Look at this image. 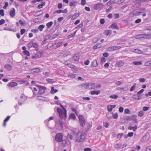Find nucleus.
I'll use <instances>...</instances> for the list:
<instances>
[{"mask_svg": "<svg viewBox=\"0 0 151 151\" xmlns=\"http://www.w3.org/2000/svg\"><path fill=\"white\" fill-rule=\"evenodd\" d=\"M100 93L99 91H91V94L92 95H98Z\"/></svg>", "mask_w": 151, "mask_h": 151, "instance_id": "nucleus-23", "label": "nucleus"}, {"mask_svg": "<svg viewBox=\"0 0 151 151\" xmlns=\"http://www.w3.org/2000/svg\"><path fill=\"white\" fill-rule=\"evenodd\" d=\"M111 114L113 115V117L114 119H116L118 117V114L116 113L114 114L113 112H111Z\"/></svg>", "mask_w": 151, "mask_h": 151, "instance_id": "nucleus-47", "label": "nucleus"}, {"mask_svg": "<svg viewBox=\"0 0 151 151\" xmlns=\"http://www.w3.org/2000/svg\"><path fill=\"white\" fill-rule=\"evenodd\" d=\"M45 5V3L44 2H42L40 4H39L37 6L38 9L42 8L43 6Z\"/></svg>", "mask_w": 151, "mask_h": 151, "instance_id": "nucleus-24", "label": "nucleus"}, {"mask_svg": "<svg viewBox=\"0 0 151 151\" xmlns=\"http://www.w3.org/2000/svg\"><path fill=\"white\" fill-rule=\"evenodd\" d=\"M130 17H132L134 16H136L135 11H133L131 12L129 15Z\"/></svg>", "mask_w": 151, "mask_h": 151, "instance_id": "nucleus-30", "label": "nucleus"}, {"mask_svg": "<svg viewBox=\"0 0 151 151\" xmlns=\"http://www.w3.org/2000/svg\"><path fill=\"white\" fill-rule=\"evenodd\" d=\"M88 89H94L95 87V84L93 83H88Z\"/></svg>", "mask_w": 151, "mask_h": 151, "instance_id": "nucleus-9", "label": "nucleus"}, {"mask_svg": "<svg viewBox=\"0 0 151 151\" xmlns=\"http://www.w3.org/2000/svg\"><path fill=\"white\" fill-rule=\"evenodd\" d=\"M123 135V133H119L117 136V138L119 139H120Z\"/></svg>", "mask_w": 151, "mask_h": 151, "instance_id": "nucleus-62", "label": "nucleus"}, {"mask_svg": "<svg viewBox=\"0 0 151 151\" xmlns=\"http://www.w3.org/2000/svg\"><path fill=\"white\" fill-rule=\"evenodd\" d=\"M33 41L31 40L27 44V46L29 48H31L32 47Z\"/></svg>", "mask_w": 151, "mask_h": 151, "instance_id": "nucleus-37", "label": "nucleus"}, {"mask_svg": "<svg viewBox=\"0 0 151 151\" xmlns=\"http://www.w3.org/2000/svg\"><path fill=\"white\" fill-rule=\"evenodd\" d=\"M52 22L51 21L47 23L46 25L47 28H49L52 25Z\"/></svg>", "mask_w": 151, "mask_h": 151, "instance_id": "nucleus-35", "label": "nucleus"}, {"mask_svg": "<svg viewBox=\"0 0 151 151\" xmlns=\"http://www.w3.org/2000/svg\"><path fill=\"white\" fill-rule=\"evenodd\" d=\"M27 99L26 96H25L24 94H22L20 96L19 100V102H18V104L19 105H21L22 104L20 103V102H24Z\"/></svg>", "mask_w": 151, "mask_h": 151, "instance_id": "nucleus-3", "label": "nucleus"}, {"mask_svg": "<svg viewBox=\"0 0 151 151\" xmlns=\"http://www.w3.org/2000/svg\"><path fill=\"white\" fill-rule=\"evenodd\" d=\"M69 118L71 119L75 120L76 118V116L75 114H71L69 116Z\"/></svg>", "mask_w": 151, "mask_h": 151, "instance_id": "nucleus-28", "label": "nucleus"}, {"mask_svg": "<svg viewBox=\"0 0 151 151\" xmlns=\"http://www.w3.org/2000/svg\"><path fill=\"white\" fill-rule=\"evenodd\" d=\"M98 65L97 61L96 60H94L91 63V66L93 67H96Z\"/></svg>", "mask_w": 151, "mask_h": 151, "instance_id": "nucleus-11", "label": "nucleus"}, {"mask_svg": "<svg viewBox=\"0 0 151 151\" xmlns=\"http://www.w3.org/2000/svg\"><path fill=\"white\" fill-rule=\"evenodd\" d=\"M107 108L108 111L109 112H110L112 110V108L111 106V105H108L107 106Z\"/></svg>", "mask_w": 151, "mask_h": 151, "instance_id": "nucleus-38", "label": "nucleus"}, {"mask_svg": "<svg viewBox=\"0 0 151 151\" xmlns=\"http://www.w3.org/2000/svg\"><path fill=\"white\" fill-rule=\"evenodd\" d=\"M118 97V96L116 95H111L109 96V98L112 99H116Z\"/></svg>", "mask_w": 151, "mask_h": 151, "instance_id": "nucleus-43", "label": "nucleus"}, {"mask_svg": "<svg viewBox=\"0 0 151 151\" xmlns=\"http://www.w3.org/2000/svg\"><path fill=\"white\" fill-rule=\"evenodd\" d=\"M137 128V126L135 125L134 127L129 126L128 127V129L129 130H133L134 132H135Z\"/></svg>", "mask_w": 151, "mask_h": 151, "instance_id": "nucleus-17", "label": "nucleus"}, {"mask_svg": "<svg viewBox=\"0 0 151 151\" xmlns=\"http://www.w3.org/2000/svg\"><path fill=\"white\" fill-rule=\"evenodd\" d=\"M136 86V83H134V85L132 86L130 88V91H132L134 90Z\"/></svg>", "mask_w": 151, "mask_h": 151, "instance_id": "nucleus-34", "label": "nucleus"}, {"mask_svg": "<svg viewBox=\"0 0 151 151\" xmlns=\"http://www.w3.org/2000/svg\"><path fill=\"white\" fill-rule=\"evenodd\" d=\"M133 63L134 65H141L142 64L141 62H140L134 61Z\"/></svg>", "mask_w": 151, "mask_h": 151, "instance_id": "nucleus-45", "label": "nucleus"}, {"mask_svg": "<svg viewBox=\"0 0 151 151\" xmlns=\"http://www.w3.org/2000/svg\"><path fill=\"white\" fill-rule=\"evenodd\" d=\"M134 134V133L133 132L129 133L127 134V136L129 137H132Z\"/></svg>", "mask_w": 151, "mask_h": 151, "instance_id": "nucleus-63", "label": "nucleus"}, {"mask_svg": "<svg viewBox=\"0 0 151 151\" xmlns=\"http://www.w3.org/2000/svg\"><path fill=\"white\" fill-rule=\"evenodd\" d=\"M109 28H111L113 29H118L119 28L117 25L115 23H113L109 27Z\"/></svg>", "mask_w": 151, "mask_h": 151, "instance_id": "nucleus-12", "label": "nucleus"}, {"mask_svg": "<svg viewBox=\"0 0 151 151\" xmlns=\"http://www.w3.org/2000/svg\"><path fill=\"white\" fill-rule=\"evenodd\" d=\"M86 137V135L85 133L79 132H78L76 135V141L80 142H82L85 139Z\"/></svg>", "mask_w": 151, "mask_h": 151, "instance_id": "nucleus-1", "label": "nucleus"}, {"mask_svg": "<svg viewBox=\"0 0 151 151\" xmlns=\"http://www.w3.org/2000/svg\"><path fill=\"white\" fill-rule=\"evenodd\" d=\"M124 63L122 62H119L116 63L115 65L116 66L119 67L123 65Z\"/></svg>", "mask_w": 151, "mask_h": 151, "instance_id": "nucleus-31", "label": "nucleus"}, {"mask_svg": "<svg viewBox=\"0 0 151 151\" xmlns=\"http://www.w3.org/2000/svg\"><path fill=\"white\" fill-rule=\"evenodd\" d=\"M58 90L57 89H54V87H51V90L50 91V93L52 94H54L58 91Z\"/></svg>", "mask_w": 151, "mask_h": 151, "instance_id": "nucleus-22", "label": "nucleus"}, {"mask_svg": "<svg viewBox=\"0 0 151 151\" xmlns=\"http://www.w3.org/2000/svg\"><path fill=\"white\" fill-rule=\"evenodd\" d=\"M4 68L9 70H10L12 69V66L9 64L6 65L4 66Z\"/></svg>", "mask_w": 151, "mask_h": 151, "instance_id": "nucleus-19", "label": "nucleus"}, {"mask_svg": "<svg viewBox=\"0 0 151 151\" xmlns=\"http://www.w3.org/2000/svg\"><path fill=\"white\" fill-rule=\"evenodd\" d=\"M101 46V44H98L94 46L93 48L94 49H95L97 48H99Z\"/></svg>", "mask_w": 151, "mask_h": 151, "instance_id": "nucleus-26", "label": "nucleus"}, {"mask_svg": "<svg viewBox=\"0 0 151 151\" xmlns=\"http://www.w3.org/2000/svg\"><path fill=\"white\" fill-rule=\"evenodd\" d=\"M77 3V2H71L70 3V5L71 6H75L76 4Z\"/></svg>", "mask_w": 151, "mask_h": 151, "instance_id": "nucleus-50", "label": "nucleus"}, {"mask_svg": "<svg viewBox=\"0 0 151 151\" xmlns=\"http://www.w3.org/2000/svg\"><path fill=\"white\" fill-rule=\"evenodd\" d=\"M111 113H108L106 115V116L108 119H111L112 118V116L111 115Z\"/></svg>", "mask_w": 151, "mask_h": 151, "instance_id": "nucleus-52", "label": "nucleus"}, {"mask_svg": "<svg viewBox=\"0 0 151 151\" xmlns=\"http://www.w3.org/2000/svg\"><path fill=\"white\" fill-rule=\"evenodd\" d=\"M146 11V9L145 8H141L138 11L140 15L142 13H145Z\"/></svg>", "mask_w": 151, "mask_h": 151, "instance_id": "nucleus-25", "label": "nucleus"}, {"mask_svg": "<svg viewBox=\"0 0 151 151\" xmlns=\"http://www.w3.org/2000/svg\"><path fill=\"white\" fill-rule=\"evenodd\" d=\"M119 89L120 90H123L124 91H125L127 90L128 88L127 87H121L119 88Z\"/></svg>", "mask_w": 151, "mask_h": 151, "instance_id": "nucleus-48", "label": "nucleus"}, {"mask_svg": "<svg viewBox=\"0 0 151 151\" xmlns=\"http://www.w3.org/2000/svg\"><path fill=\"white\" fill-rule=\"evenodd\" d=\"M57 111L59 113L60 117L61 118H63L64 115H66L65 113L64 114L63 110L60 108L57 109Z\"/></svg>", "mask_w": 151, "mask_h": 151, "instance_id": "nucleus-4", "label": "nucleus"}, {"mask_svg": "<svg viewBox=\"0 0 151 151\" xmlns=\"http://www.w3.org/2000/svg\"><path fill=\"white\" fill-rule=\"evenodd\" d=\"M112 32V31L111 30H106L104 31V34L107 36H109L110 35Z\"/></svg>", "mask_w": 151, "mask_h": 151, "instance_id": "nucleus-13", "label": "nucleus"}, {"mask_svg": "<svg viewBox=\"0 0 151 151\" xmlns=\"http://www.w3.org/2000/svg\"><path fill=\"white\" fill-rule=\"evenodd\" d=\"M130 17H132L134 16H136L135 11H133L131 12L129 15Z\"/></svg>", "mask_w": 151, "mask_h": 151, "instance_id": "nucleus-29", "label": "nucleus"}, {"mask_svg": "<svg viewBox=\"0 0 151 151\" xmlns=\"http://www.w3.org/2000/svg\"><path fill=\"white\" fill-rule=\"evenodd\" d=\"M144 90L143 89H142L141 90L139 91H138L137 93V95H138V96H139L141 95V94L144 91Z\"/></svg>", "mask_w": 151, "mask_h": 151, "instance_id": "nucleus-46", "label": "nucleus"}, {"mask_svg": "<svg viewBox=\"0 0 151 151\" xmlns=\"http://www.w3.org/2000/svg\"><path fill=\"white\" fill-rule=\"evenodd\" d=\"M70 55L71 53L69 51H68L65 52L64 54L63 55V56L64 57H65L68 55Z\"/></svg>", "mask_w": 151, "mask_h": 151, "instance_id": "nucleus-36", "label": "nucleus"}, {"mask_svg": "<svg viewBox=\"0 0 151 151\" xmlns=\"http://www.w3.org/2000/svg\"><path fill=\"white\" fill-rule=\"evenodd\" d=\"M79 122L85 120L84 117L82 115H80L79 116Z\"/></svg>", "mask_w": 151, "mask_h": 151, "instance_id": "nucleus-33", "label": "nucleus"}, {"mask_svg": "<svg viewBox=\"0 0 151 151\" xmlns=\"http://www.w3.org/2000/svg\"><path fill=\"white\" fill-rule=\"evenodd\" d=\"M133 52L138 54H142L143 53V52L139 49H135Z\"/></svg>", "mask_w": 151, "mask_h": 151, "instance_id": "nucleus-20", "label": "nucleus"}, {"mask_svg": "<svg viewBox=\"0 0 151 151\" xmlns=\"http://www.w3.org/2000/svg\"><path fill=\"white\" fill-rule=\"evenodd\" d=\"M121 147V144H115L114 145V147L116 149H118L119 148Z\"/></svg>", "mask_w": 151, "mask_h": 151, "instance_id": "nucleus-44", "label": "nucleus"}, {"mask_svg": "<svg viewBox=\"0 0 151 151\" xmlns=\"http://www.w3.org/2000/svg\"><path fill=\"white\" fill-rule=\"evenodd\" d=\"M45 27V26L43 24H42L41 25H40L38 27V29L40 31H42L43 30V29Z\"/></svg>", "mask_w": 151, "mask_h": 151, "instance_id": "nucleus-32", "label": "nucleus"}, {"mask_svg": "<svg viewBox=\"0 0 151 151\" xmlns=\"http://www.w3.org/2000/svg\"><path fill=\"white\" fill-rule=\"evenodd\" d=\"M74 60L75 61H78L80 58L79 55L78 54H75L73 57Z\"/></svg>", "mask_w": 151, "mask_h": 151, "instance_id": "nucleus-18", "label": "nucleus"}, {"mask_svg": "<svg viewBox=\"0 0 151 151\" xmlns=\"http://www.w3.org/2000/svg\"><path fill=\"white\" fill-rule=\"evenodd\" d=\"M38 46V45L36 43H32V47L34 48H36Z\"/></svg>", "mask_w": 151, "mask_h": 151, "instance_id": "nucleus-53", "label": "nucleus"}, {"mask_svg": "<svg viewBox=\"0 0 151 151\" xmlns=\"http://www.w3.org/2000/svg\"><path fill=\"white\" fill-rule=\"evenodd\" d=\"M124 113L126 114H130L131 113V112L129 109H125L124 111Z\"/></svg>", "mask_w": 151, "mask_h": 151, "instance_id": "nucleus-41", "label": "nucleus"}, {"mask_svg": "<svg viewBox=\"0 0 151 151\" xmlns=\"http://www.w3.org/2000/svg\"><path fill=\"white\" fill-rule=\"evenodd\" d=\"M114 16L115 17L114 19H118L119 18V15L118 14H114Z\"/></svg>", "mask_w": 151, "mask_h": 151, "instance_id": "nucleus-54", "label": "nucleus"}, {"mask_svg": "<svg viewBox=\"0 0 151 151\" xmlns=\"http://www.w3.org/2000/svg\"><path fill=\"white\" fill-rule=\"evenodd\" d=\"M70 68H73V70H76V68L75 66L73 65H70Z\"/></svg>", "mask_w": 151, "mask_h": 151, "instance_id": "nucleus-57", "label": "nucleus"}, {"mask_svg": "<svg viewBox=\"0 0 151 151\" xmlns=\"http://www.w3.org/2000/svg\"><path fill=\"white\" fill-rule=\"evenodd\" d=\"M81 86L82 88L83 89H88V84L85 83L81 85Z\"/></svg>", "mask_w": 151, "mask_h": 151, "instance_id": "nucleus-21", "label": "nucleus"}, {"mask_svg": "<svg viewBox=\"0 0 151 151\" xmlns=\"http://www.w3.org/2000/svg\"><path fill=\"white\" fill-rule=\"evenodd\" d=\"M0 14L2 16H4V10L3 9L0 10Z\"/></svg>", "mask_w": 151, "mask_h": 151, "instance_id": "nucleus-60", "label": "nucleus"}, {"mask_svg": "<svg viewBox=\"0 0 151 151\" xmlns=\"http://www.w3.org/2000/svg\"><path fill=\"white\" fill-rule=\"evenodd\" d=\"M149 139V135L146 134L143 136L141 141L142 142H144L148 141Z\"/></svg>", "mask_w": 151, "mask_h": 151, "instance_id": "nucleus-7", "label": "nucleus"}, {"mask_svg": "<svg viewBox=\"0 0 151 151\" xmlns=\"http://www.w3.org/2000/svg\"><path fill=\"white\" fill-rule=\"evenodd\" d=\"M39 87L38 93L39 94H42L45 92V90L46 89V88L43 86H39Z\"/></svg>", "mask_w": 151, "mask_h": 151, "instance_id": "nucleus-5", "label": "nucleus"}, {"mask_svg": "<svg viewBox=\"0 0 151 151\" xmlns=\"http://www.w3.org/2000/svg\"><path fill=\"white\" fill-rule=\"evenodd\" d=\"M43 55V53L41 51L38 52H37L35 54L36 57H37L38 58H40Z\"/></svg>", "mask_w": 151, "mask_h": 151, "instance_id": "nucleus-16", "label": "nucleus"}, {"mask_svg": "<svg viewBox=\"0 0 151 151\" xmlns=\"http://www.w3.org/2000/svg\"><path fill=\"white\" fill-rule=\"evenodd\" d=\"M10 15L12 17H14L15 14V10L14 8H12L9 12Z\"/></svg>", "mask_w": 151, "mask_h": 151, "instance_id": "nucleus-8", "label": "nucleus"}, {"mask_svg": "<svg viewBox=\"0 0 151 151\" xmlns=\"http://www.w3.org/2000/svg\"><path fill=\"white\" fill-rule=\"evenodd\" d=\"M98 41V39L97 37H95L94 38L93 40V43H95L96 42Z\"/></svg>", "mask_w": 151, "mask_h": 151, "instance_id": "nucleus-64", "label": "nucleus"}, {"mask_svg": "<svg viewBox=\"0 0 151 151\" xmlns=\"http://www.w3.org/2000/svg\"><path fill=\"white\" fill-rule=\"evenodd\" d=\"M23 52L24 53V54L25 55L29 56H30V54L29 52L27 50H24L23 51Z\"/></svg>", "mask_w": 151, "mask_h": 151, "instance_id": "nucleus-40", "label": "nucleus"}, {"mask_svg": "<svg viewBox=\"0 0 151 151\" xmlns=\"http://www.w3.org/2000/svg\"><path fill=\"white\" fill-rule=\"evenodd\" d=\"M76 74H69L68 75L69 77L75 78L76 76Z\"/></svg>", "mask_w": 151, "mask_h": 151, "instance_id": "nucleus-56", "label": "nucleus"}, {"mask_svg": "<svg viewBox=\"0 0 151 151\" xmlns=\"http://www.w3.org/2000/svg\"><path fill=\"white\" fill-rule=\"evenodd\" d=\"M149 108H150L149 107L144 106L143 107V111H146L148 110L149 109Z\"/></svg>", "mask_w": 151, "mask_h": 151, "instance_id": "nucleus-58", "label": "nucleus"}, {"mask_svg": "<svg viewBox=\"0 0 151 151\" xmlns=\"http://www.w3.org/2000/svg\"><path fill=\"white\" fill-rule=\"evenodd\" d=\"M144 115V112L142 111H140L138 114V116L140 117H142Z\"/></svg>", "mask_w": 151, "mask_h": 151, "instance_id": "nucleus-51", "label": "nucleus"}, {"mask_svg": "<svg viewBox=\"0 0 151 151\" xmlns=\"http://www.w3.org/2000/svg\"><path fill=\"white\" fill-rule=\"evenodd\" d=\"M17 83L16 82H11L8 84L7 86L8 87L11 86L12 87H14L17 86Z\"/></svg>", "mask_w": 151, "mask_h": 151, "instance_id": "nucleus-14", "label": "nucleus"}, {"mask_svg": "<svg viewBox=\"0 0 151 151\" xmlns=\"http://www.w3.org/2000/svg\"><path fill=\"white\" fill-rule=\"evenodd\" d=\"M145 81V79L143 78H140L139 79V81L141 82H144Z\"/></svg>", "mask_w": 151, "mask_h": 151, "instance_id": "nucleus-59", "label": "nucleus"}, {"mask_svg": "<svg viewBox=\"0 0 151 151\" xmlns=\"http://www.w3.org/2000/svg\"><path fill=\"white\" fill-rule=\"evenodd\" d=\"M146 151H151V145L148 146L147 148Z\"/></svg>", "mask_w": 151, "mask_h": 151, "instance_id": "nucleus-61", "label": "nucleus"}, {"mask_svg": "<svg viewBox=\"0 0 151 151\" xmlns=\"http://www.w3.org/2000/svg\"><path fill=\"white\" fill-rule=\"evenodd\" d=\"M137 97H139L137 95H134L132 97V98L134 100H137Z\"/></svg>", "mask_w": 151, "mask_h": 151, "instance_id": "nucleus-55", "label": "nucleus"}, {"mask_svg": "<svg viewBox=\"0 0 151 151\" xmlns=\"http://www.w3.org/2000/svg\"><path fill=\"white\" fill-rule=\"evenodd\" d=\"M104 5L102 3H98L95 4L94 7L95 9L97 10L99 9H102L103 8Z\"/></svg>", "mask_w": 151, "mask_h": 151, "instance_id": "nucleus-6", "label": "nucleus"}, {"mask_svg": "<svg viewBox=\"0 0 151 151\" xmlns=\"http://www.w3.org/2000/svg\"><path fill=\"white\" fill-rule=\"evenodd\" d=\"M79 122H80V125L81 127H83L85 125V120Z\"/></svg>", "mask_w": 151, "mask_h": 151, "instance_id": "nucleus-42", "label": "nucleus"}, {"mask_svg": "<svg viewBox=\"0 0 151 151\" xmlns=\"http://www.w3.org/2000/svg\"><path fill=\"white\" fill-rule=\"evenodd\" d=\"M108 50L109 51H114V46H111L108 48Z\"/></svg>", "mask_w": 151, "mask_h": 151, "instance_id": "nucleus-49", "label": "nucleus"}, {"mask_svg": "<svg viewBox=\"0 0 151 151\" xmlns=\"http://www.w3.org/2000/svg\"><path fill=\"white\" fill-rule=\"evenodd\" d=\"M40 70L39 68H35L31 70V72L32 73H36L40 72Z\"/></svg>", "mask_w": 151, "mask_h": 151, "instance_id": "nucleus-10", "label": "nucleus"}, {"mask_svg": "<svg viewBox=\"0 0 151 151\" xmlns=\"http://www.w3.org/2000/svg\"><path fill=\"white\" fill-rule=\"evenodd\" d=\"M63 137L62 134L60 133L57 134L55 137V140L58 142H60L62 141Z\"/></svg>", "mask_w": 151, "mask_h": 151, "instance_id": "nucleus-2", "label": "nucleus"}, {"mask_svg": "<svg viewBox=\"0 0 151 151\" xmlns=\"http://www.w3.org/2000/svg\"><path fill=\"white\" fill-rule=\"evenodd\" d=\"M76 31H75V32L74 33H73L72 34H71L69 35L68 36V39H69L71 37H73L75 35V34L76 32Z\"/></svg>", "mask_w": 151, "mask_h": 151, "instance_id": "nucleus-39", "label": "nucleus"}, {"mask_svg": "<svg viewBox=\"0 0 151 151\" xmlns=\"http://www.w3.org/2000/svg\"><path fill=\"white\" fill-rule=\"evenodd\" d=\"M57 104L58 105H60V107L63 110L64 112H65V114H66V110L63 106L61 104L60 102L59 101H57Z\"/></svg>", "mask_w": 151, "mask_h": 151, "instance_id": "nucleus-15", "label": "nucleus"}, {"mask_svg": "<svg viewBox=\"0 0 151 151\" xmlns=\"http://www.w3.org/2000/svg\"><path fill=\"white\" fill-rule=\"evenodd\" d=\"M150 34L139 35L140 36V38H147V37L149 36H150Z\"/></svg>", "mask_w": 151, "mask_h": 151, "instance_id": "nucleus-27", "label": "nucleus"}]
</instances>
